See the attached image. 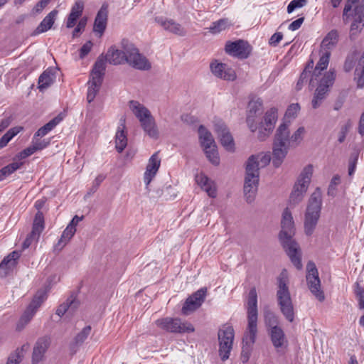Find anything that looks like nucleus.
I'll use <instances>...</instances> for the list:
<instances>
[{"label":"nucleus","instance_id":"338daca9","mask_svg":"<svg viewBox=\"0 0 364 364\" xmlns=\"http://www.w3.org/2000/svg\"><path fill=\"white\" fill-rule=\"evenodd\" d=\"M92 47V43L89 41L86 42L80 50V58H85L91 50Z\"/></svg>","mask_w":364,"mask_h":364},{"label":"nucleus","instance_id":"9b49d317","mask_svg":"<svg viewBox=\"0 0 364 364\" xmlns=\"http://www.w3.org/2000/svg\"><path fill=\"white\" fill-rule=\"evenodd\" d=\"M156 325L160 328L170 333H192L195 331L193 326L187 321H182L178 318L166 317L157 319Z\"/></svg>","mask_w":364,"mask_h":364},{"label":"nucleus","instance_id":"79ce46f5","mask_svg":"<svg viewBox=\"0 0 364 364\" xmlns=\"http://www.w3.org/2000/svg\"><path fill=\"white\" fill-rule=\"evenodd\" d=\"M88 84L89 87L87 93V100L90 103L95 100L96 95L99 92L102 81L91 79Z\"/></svg>","mask_w":364,"mask_h":364},{"label":"nucleus","instance_id":"aec40b11","mask_svg":"<svg viewBox=\"0 0 364 364\" xmlns=\"http://www.w3.org/2000/svg\"><path fill=\"white\" fill-rule=\"evenodd\" d=\"M210 67L212 73L217 77L225 80H234L236 78L235 70L225 63L215 60L211 63Z\"/></svg>","mask_w":364,"mask_h":364},{"label":"nucleus","instance_id":"13d9d810","mask_svg":"<svg viewBox=\"0 0 364 364\" xmlns=\"http://www.w3.org/2000/svg\"><path fill=\"white\" fill-rule=\"evenodd\" d=\"M23 355H21L20 350H16L14 353L10 355L6 364H18L21 361Z\"/></svg>","mask_w":364,"mask_h":364},{"label":"nucleus","instance_id":"a18cd8bd","mask_svg":"<svg viewBox=\"0 0 364 364\" xmlns=\"http://www.w3.org/2000/svg\"><path fill=\"white\" fill-rule=\"evenodd\" d=\"M21 128L14 127L10 129L1 139H0V149L7 145V144L20 132Z\"/></svg>","mask_w":364,"mask_h":364},{"label":"nucleus","instance_id":"2f4dec72","mask_svg":"<svg viewBox=\"0 0 364 364\" xmlns=\"http://www.w3.org/2000/svg\"><path fill=\"white\" fill-rule=\"evenodd\" d=\"M124 129L125 118L122 117L119 120V127L115 136V147L119 153L122 152L127 144V138Z\"/></svg>","mask_w":364,"mask_h":364},{"label":"nucleus","instance_id":"e433bc0d","mask_svg":"<svg viewBox=\"0 0 364 364\" xmlns=\"http://www.w3.org/2000/svg\"><path fill=\"white\" fill-rule=\"evenodd\" d=\"M55 80V71L48 68L38 78V89L43 91L50 87Z\"/></svg>","mask_w":364,"mask_h":364},{"label":"nucleus","instance_id":"0e129e2a","mask_svg":"<svg viewBox=\"0 0 364 364\" xmlns=\"http://www.w3.org/2000/svg\"><path fill=\"white\" fill-rule=\"evenodd\" d=\"M283 38V34L281 32H277L274 33L269 40V43L270 46L276 47L278 46L279 42Z\"/></svg>","mask_w":364,"mask_h":364},{"label":"nucleus","instance_id":"5fc2aeb1","mask_svg":"<svg viewBox=\"0 0 364 364\" xmlns=\"http://www.w3.org/2000/svg\"><path fill=\"white\" fill-rule=\"evenodd\" d=\"M84 10V1L82 0H77L71 8V14L81 16Z\"/></svg>","mask_w":364,"mask_h":364},{"label":"nucleus","instance_id":"c9c22d12","mask_svg":"<svg viewBox=\"0 0 364 364\" xmlns=\"http://www.w3.org/2000/svg\"><path fill=\"white\" fill-rule=\"evenodd\" d=\"M107 60L103 54H101L95 61L92 70L91 76L92 80H100L102 82V78L106 69Z\"/></svg>","mask_w":364,"mask_h":364},{"label":"nucleus","instance_id":"dca6fc26","mask_svg":"<svg viewBox=\"0 0 364 364\" xmlns=\"http://www.w3.org/2000/svg\"><path fill=\"white\" fill-rule=\"evenodd\" d=\"M207 294L206 288H200L197 291L190 296L185 301L183 308L182 314L188 315L191 312L198 309L203 303Z\"/></svg>","mask_w":364,"mask_h":364},{"label":"nucleus","instance_id":"a878e982","mask_svg":"<svg viewBox=\"0 0 364 364\" xmlns=\"http://www.w3.org/2000/svg\"><path fill=\"white\" fill-rule=\"evenodd\" d=\"M104 57L109 64L114 65L127 63V59L126 50L124 48L123 50H119L115 46H111Z\"/></svg>","mask_w":364,"mask_h":364},{"label":"nucleus","instance_id":"f03ea898","mask_svg":"<svg viewBox=\"0 0 364 364\" xmlns=\"http://www.w3.org/2000/svg\"><path fill=\"white\" fill-rule=\"evenodd\" d=\"M263 101L261 98H253L248 104V111L246 122L252 132L258 130L257 138L260 141H264L273 131L277 120V109L272 107L266 112L263 119L259 124L256 122L257 114L262 109Z\"/></svg>","mask_w":364,"mask_h":364},{"label":"nucleus","instance_id":"a211bd4d","mask_svg":"<svg viewBox=\"0 0 364 364\" xmlns=\"http://www.w3.org/2000/svg\"><path fill=\"white\" fill-rule=\"evenodd\" d=\"M215 131L222 146L227 151H233L235 149L234 140L226 125L223 122H218L215 124Z\"/></svg>","mask_w":364,"mask_h":364},{"label":"nucleus","instance_id":"0eeeda50","mask_svg":"<svg viewBox=\"0 0 364 364\" xmlns=\"http://www.w3.org/2000/svg\"><path fill=\"white\" fill-rule=\"evenodd\" d=\"M247 327L244 334V341L247 346L255 342L257 333V294L256 289L252 288L247 298Z\"/></svg>","mask_w":364,"mask_h":364},{"label":"nucleus","instance_id":"de8ad7c7","mask_svg":"<svg viewBox=\"0 0 364 364\" xmlns=\"http://www.w3.org/2000/svg\"><path fill=\"white\" fill-rule=\"evenodd\" d=\"M354 294L358 302V307L360 309H364V288L360 286L358 282L354 284Z\"/></svg>","mask_w":364,"mask_h":364},{"label":"nucleus","instance_id":"7c9ffc66","mask_svg":"<svg viewBox=\"0 0 364 364\" xmlns=\"http://www.w3.org/2000/svg\"><path fill=\"white\" fill-rule=\"evenodd\" d=\"M336 79V73L330 69L326 72L320 79V100L329 92Z\"/></svg>","mask_w":364,"mask_h":364},{"label":"nucleus","instance_id":"b1692460","mask_svg":"<svg viewBox=\"0 0 364 364\" xmlns=\"http://www.w3.org/2000/svg\"><path fill=\"white\" fill-rule=\"evenodd\" d=\"M50 343V339L48 337H42L38 339L33 347L32 354V363L33 364H37L41 362L44 354L48 350Z\"/></svg>","mask_w":364,"mask_h":364},{"label":"nucleus","instance_id":"20e7f679","mask_svg":"<svg viewBox=\"0 0 364 364\" xmlns=\"http://www.w3.org/2000/svg\"><path fill=\"white\" fill-rule=\"evenodd\" d=\"M271 161L269 152H261L250 156L246 163L244 193L246 201L251 203L257 191L260 168L267 166Z\"/></svg>","mask_w":364,"mask_h":364},{"label":"nucleus","instance_id":"6e6d98bb","mask_svg":"<svg viewBox=\"0 0 364 364\" xmlns=\"http://www.w3.org/2000/svg\"><path fill=\"white\" fill-rule=\"evenodd\" d=\"M87 19L86 17L82 18L79 21L76 27L75 28V29L73 31V38L78 36V35L85 30V28L87 24Z\"/></svg>","mask_w":364,"mask_h":364},{"label":"nucleus","instance_id":"a19ab883","mask_svg":"<svg viewBox=\"0 0 364 364\" xmlns=\"http://www.w3.org/2000/svg\"><path fill=\"white\" fill-rule=\"evenodd\" d=\"M355 80L357 81L358 87H364V51L360 57L355 70Z\"/></svg>","mask_w":364,"mask_h":364},{"label":"nucleus","instance_id":"49530a36","mask_svg":"<svg viewBox=\"0 0 364 364\" xmlns=\"http://www.w3.org/2000/svg\"><path fill=\"white\" fill-rule=\"evenodd\" d=\"M228 26L229 24L228 19H220L212 23V25L209 28V31L213 34L219 33L222 31L225 30L228 27Z\"/></svg>","mask_w":364,"mask_h":364},{"label":"nucleus","instance_id":"58836bf2","mask_svg":"<svg viewBox=\"0 0 364 364\" xmlns=\"http://www.w3.org/2000/svg\"><path fill=\"white\" fill-rule=\"evenodd\" d=\"M91 332V326H87L77 334L75 337L73 342L70 344V349L73 352H76L79 346L82 345L84 341L87 338Z\"/></svg>","mask_w":364,"mask_h":364},{"label":"nucleus","instance_id":"603ef678","mask_svg":"<svg viewBox=\"0 0 364 364\" xmlns=\"http://www.w3.org/2000/svg\"><path fill=\"white\" fill-rule=\"evenodd\" d=\"M68 304V311L70 313H73L80 306V301L77 299L76 295L72 294L65 301Z\"/></svg>","mask_w":364,"mask_h":364},{"label":"nucleus","instance_id":"7ed1b4c3","mask_svg":"<svg viewBox=\"0 0 364 364\" xmlns=\"http://www.w3.org/2000/svg\"><path fill=\"white\" fill-rule=\"evenodd\" d=\"M281 228L279 235L281 243L292 264L299 270L302 267L301 251L299 245L293 239L295 234L294 222L288 208L282 213Z\"/></svg>","mask_w":364,"mask_h":364},{"label":"nucleus","instance_id":"39448f33","mask_svg":"<svg viewBox=\"0 0 364 364\" xmlns=\"http://www.w3.org/2000/svg\"><path fill=\"white\" fill-rule=\"evenodd\" d=\"M287 284V274L285 270H283L278 278L277 299L282 314L288 321L291 323L294 320L295 314Z\"/></svg>","mask_w":364,"mask_h":364},{"label":"nucleus","instance_id":"393cba45","mask_svg":"<svg viewBox=\"0 0 364 364\" xmlns=\"http://www.w3.org/2000/svg\"><path fill=\"white\" fill-rule=\"evenodd\" d=\"M272 343L277 352L282 351L287 346V340L284 331L281 327H274L269 329Z\"/></svg>","mask_w":364,"mask_h":364},{"label":"nucleus","instance_id":"c85d7f7f","mask_svg":"<svg viewBox=\"0 0 364 364\" xmlns=\"http://www.w3.org/2000/svg\"><path fill=\"white\" fill-rule=\"evenodd\" d=\"M156 21L161 25L165 30L171 32L176 35L183 36L186 35V30L181 24L171 19H166L162 16L156 17Z\"/></svg>","mask_w":364,"mask_h":364},{"label":"nucleus","instance_id":"f3484780","mask_svg":"<svg viewBox=\"0 0 364 364\" xmlns=\"http://www.w3.org/2000/svg\"><path fill=\"white\" fill-rule=\"evenodd\" d=\"M44 229V217L43 213L38 211L35 215L31 232L23 243V248H28L33 242L37 241Z\"/></svg>","mask_w":364,"mask_h":364},{"label":"nucleus","instance_id":"9d476101","mask_svg":"<svg viewBox=\"0 0 364 364\" xmlns=\"http://www.w3.org/2000/svg\"><path fill=\"white\" fill-rule=\"evenodd\" d=\"M312 173L313 167L311 165L306 166L303 169L290 195L289 201L291 203L294 205L301 201L310 184Z\"/></svg>","mask_w":364,"mask_h":364},{"label":"nucleus","instance_id":"f257e3e1","mask_svg":"<svg viewBox=\"0 0 364 364\" xmlns=\"http://www.w3.org/2000/svg\"><path fill=\"white\" fill-rule=\"evenodd\" d=\"M304 134L305 129L303 127H299L290 136L289 124L283 122L279 126L272 146V164L275 168L282 164L290 148H295L301 144Z\"/></svg>","mask_w":364,"mask_h":364},{"label":"nucleus","instance_id":"37998d69","mask_svg":"<svg viewBox=\"0 0 364 364\" xmlns=\"http://www.w3.org/2000/svg\"><path fill=\"white\" fill-rule=\"evenodd\" d=\"M204 151L206 157L213 165H218L220 164V157L217 150L216 144L211 145L204 148Z\"/></svg>","mask_w":364,"mask_h":364},{"label":"nucleus","instance_id":"052dcab7","mask_svg":"<svg viewBox=\"0 0 364 364\" xmlns=\"http://www.w3.org/2000/svg\"><path fill=\"white\" fill-rule=\"evenodd\" d=\"M51 0H41L32 9L33 14H40Z\"/></svg>","mask_w":364,"mask_h":364},{"label":"nucleus","instance_id":"c03bdc74","mask_svg":"<svg viewBox=\"0 0 364 364\" xmlns=\"http://www.w3.org/2000/svg\"><path fill=\"white\" fill-rule=\"evenodd\" d=\"M264 317L266 326L269 327L270 329H272L274 327H279L278 326V318L274 312L269 309L265 310L264 312Z\"/></svg>","mask_w":364,"mask_h":364},{"label":"nucleus","instance_id":"4468645a","mask_svg":"<svg viewBox=\"0 0 364 364\" xmlns=\"http://www.w3.org/2000/svg\"><path fill=\"white\" fill-rule=\"evenodd\" d=\"M318 194L314 192L309 200L305 215V232L307 235H311L318 219Z\"/></svg>","mask_w":364,"mask_h":364},{"label":"nucleus","instance_id":"e2e57ef3","mask_svg":"<svg viewBox=\"0 0 364 364\" xmlns=\"http://www.w3.org/2000/svg\"><path fill=\"white\" fill-rule=\"evenodd\" d=\"M80 17V16L77 15L70 13L65 21L66 27L68 28H73L76 25Z\"/></svg>","mask_w":364,"mask_h":364},{"label":"nucleus","instance_id":"2eb2a0df","mask_svg":"<svg viewBox=\"0 0 364 364\" xmlns=\"http://www.w3.org/2000/svg\"><path fill=\"white\" fill-rule=\"evenodd\" d=\"M225 52L233 57L240 59H246L251 53V46L244 40H237L235 41H228L226 43Z\"/></svg>","mask_w":364,"mask_h":364},{"label":"nucleus","instance_id":"f8f14e48","mask_svg":"<svg viewBox=\"0 0 364 364\" xmlns=\"http://www.w3.org/2000/svg\"><path fill=\"white\" fill-rule=\"evenodd\" d=\"M122 46L127 52V63L131 66L141 70H148L151 68L149 60L133 44L123 42Z\"/></svg>","mask_w":364,"mask_h":364},{"label":"nucleus","instance_id":"774afa93","mask_svg":"<svg viewBox=\"0 0 364 364\" xmlns=\"http://www.w3.org/2000/svg\"><path fill=\"white\" fill-rule=\"evenodd\" d=\"M350 127V122H348L346 124H345L344 126H343L341 127V131L338 134V140L340 143H342L344 141L346 134H347Z\"/></svg>","mask_w":364,"mask_h":364},{"label":"nucleus","instance_id":"5701e85b","mask_svg":"<svg viewBox=\"0 0 364 364\" xmlns=\"http://www.w3.org/2000/svg\"><path fill=\"white\" fill-rule=\"evenodd\" d=\"M161 165V159L158 152L154 153L149 159L146 171L144 174V181L146 186L149 185L152 179L157 173Z\"/></svg>","mask_w":364,"mask_h":364},{"label":"nucleus","instance_id":"f704fd0d","mask_svg":"<svg viewBox=\"0 0 364 364\" xmlns=\"http://www.w3.org/2000/svg\"><path fill=\"white\" fill-rule=\"evenodd\" d=\"M141 127L144 132L152 139H158L159 132L156 126L155 119L152 115L140 122Z\"/></svg>","mask_w":364,"mask_h":364},{"label":"nucleus","instance_id":"423d86ee","mask_svg":"<svg viewBox=\"0 0 364 364\" xmlns=\"http://www.w3.org/2000/svg\"><path fill=\"white\" fill-rule=\"evenodd\" d=\"M307 82L309 90H314L312 107L316 108L318 100V61L315 63L313 55H311L304 71L301 74L296 85V89L297 90H301L304 84Z\"/></svg>","mask_w":364,"mask_h":364},{"label":"nucleus","instance_id":"8fccbe9b","mask_svg":"<svg viewBox=\"0 0 364 364\" xmlns=\"http://www.w3.org/2000/svg\"><path fill=\"white\" fill-rule=\"evenodd\" d=\"M307 4L306 0H292L287 6V11L288 14H291L296 9H301Z\"/></svg>","mask_w":364,"mask_h":364},{"label":"nucleus","instance_id":"473e14b6","mask_svg":"<svg viewBox=\"0 0 364 364\" xmlns=\"http://www.w3.org/2000/svg\"><path fill=\"white\" fill-rule=\"evenodd\" d=\"M58 15L57 10L51 11L40 23L36 30L33 31V35L36 36L42 33L48 31L51 28L54 24L55 18Z\"/></svg>","mask_w":364,"mask_h":364},{"label":"nucleus","instance_id":"09e8293b","mask_svg":"<svg viewBox=\"0 0 364 364\" xmlns=\"http://www.w3.org/2000/svg\"><path fill=\"white\" fill-rule=\"evenodd\" d=\"M300 110V106L298 103H294L289 106L285 113V118L289 120L294 119ZM290 121L287 124H289Z\"/></svg>","mask_w":364,"mask_h":364},{"label":"nucleus","instance_id":"bb28decb","mask_svg":"<svg viewBox=\"0 0 364 364\" xmlns=\"http://www.w3.org/2000/svg\"><path fill=\"white\" fill-rule=\"evenodd\" d=\"M21 253L18 251H13L9 255L5 257L0 263V276L6 277L9 272L16 264L18 259L20 257Z\"/></svg>","mask_w":364,"mask_h":364},{"label":"nucleus","instance_id":"cd10ccee","mask_svg":"<svg viewBox=\"0 0 364 364\" xmlns=\"http://www.w3.org/2000/svg\"><path fill=\"white\" fill-rule=\"evenodd\" d=\"M196 182L211 198H215L217 195L216 187L214 182L210 180L203 173H197L195 176Z\"/></svg>","mask_w":364,"mask_h":364},{"label":"nucleus","instance_id":"6ab92c4d","mask_svg":"<svg viewBox=\"0 0 364 364\" xmlns=\"http://www.w3.org/2000/svg\"><path fill=\"white\" fill-rule=\"evenodd\" d=\"M46 291L43 289L38 291L33 300L21 316L22 321L25 320V322L29 323L38 307L46 300Z\"/></svg>","mask_w":364,"mask_h":364},{"label":"nucleus","instance_id":"4c0bfd02","mask_svg":"<svg viewBox=\"0 0 364 364\" xmlns=\"http://www.w3.org/2000/svg\"><path fill=\"white\" fill-rule=\"evenodd\" d=\"M63 119L60 115H58L54 117L50 122L46 123L44 126L41 127L34 134V138L43 137L46 136L48 132L53 130Z\"/></svg>","mask_w":364,"mask_h":364},{"label":"nucleus","instance_id":"1a4fd4ad","mask_svg":"<svg viewBox=\"0 0 364 364\" xmlns=\"http://www.w3.org/2000/svg\"><path fill=\"white\" fill-rule=\"evenodd\" d=\"M234 338L235 331L232 326L225 324L218 330V353L223 361H225L230 358L233 346Z\"/></svg>","mask_w":364,"mask_h":364},{"label":"nucleus","instance_id":"4d7b16f0","mask_svg":"<svg viewBox=\"0 0 364 364\" xmlns=\"http://www.w3.org/2000/svg\"><path fill=\"white\" fill-rule=\"evenodd\" d=\"M35 139L36 138L33 137L32 144H33L34 149H36V151L42 150V149L46 148L50 144L49 139L40 140V139Z\"/></svg>","mask_w":364,"mask_h":364},{"label":"nucleus","instance_id":"864d4df0","mask_svg":"<svg viewBox=\"0 0 364 364\" xmlns=\"http://www.w3.org/2000/svg\"><path fill=\"white\" fill-rule=\"evenodd\" d=\"M23 165L22 162L14 161L9 165L4 166L1 168V171H4L5 176L7 177L12 174L14 171L21 168Z\"/></svg>","mask_w":364,"mask_h":364},{"label":"nucleus","instance_id":"3c124183","mask_svg":"<svg viewBox=\"0 0 364 364\" xmlns=\"http://www.w3.org/2000/svg\"><path fill=\"white\" fill-rule=\"evenodd\" d=\"M341 183V178L338 175L334 176L329 184L328 194L331 196H336L338 186Z\"/></svg>","mask_w":364,"mask_h":364},{"label":"nucleus","instance_id":"c756f323","mask_svg":"<svg viewBox=\"0 0 364 364\" xmlns=\"http://www.w3.org/2000/svg\"><path fill=\"white\" fill-rule=\"evenodd\" d=\"M107 13V6L103 5L97 12V14L95 17L93 31L94 32L97 33L100 36L103 34L106 28Z\"/></svg>","mask_w":364,"mask_h":364},{"label":"nucleus","instance_id":"72a5a7b5","mask_svg":"<svg viewBox=\"0 0 364 364\" xmlns=\"http://www.w3.org/2000/svg\"><path fill=\"white\" fill-rule=\"evenodd\" d=\"M129 108L139 122L152 115L151 112L138 101L132 100L129 102Z\"/></svg>","mask_w":364,"mask_h":364},{"label":"nucleus","instance_id":"69168bd1","mask_svg":"<svg viewBox=\"0 0 364 364\" xmlns=\"http://www.w3.org/2000/svg\"><path fill=\"white\" fill-rule=\"evenodd\" d=\"M255 343H252L251 345L247 346L244 341V338H242V357L244 359V361H247L249 359L250 353L252 349V346Z\"/></svg>","mask_w":364,"mask_h":364},{"label":"nucleus","instance_id":"ddd939ff","mask_svg":"<svg viewBox=\"0 0 364 364\" xmlns=\"http://www.w3.org/2000/svg\"><path fill=\"white\" fill-rule=\"evenodd\" d=\"M338 41V33L336 30H332L327 33L320 43V71L326 70L329 63L331 50L335 48Z\"/></svg>","mask_w":364,"mask_h":364},{"label":"nucleus","instance_id":"412c9836","mask_svg":"<svg viewBox=\"0 0 364 364\" xmlns=\"http://www.w3.org/2000/svg\"><path fill=\"white\" fill-rule=\"evenodd\" d=\"M83 218V216H74L63 232V234L55 246L57 249L61 250L70 240L76 232L77 225L82 220Z\"/></svg>","mask_w":364,"mask_h":364},{"label":"nucleus","instance_id":"680f3d73","mask_svg":"<svg viewBox=\"0 0 364 364\" xmlns=\"http://www.w3.org/2000/svg\"><path fill=\"white\" fill-rule=\"evenodd\" d=\"M80 17V16L77 15L70 13L65 21L66 27L68 28H73L76 25Z\"/></svg>","mask_w":364,"mask_h":364},{"label":"nucleus","instance_id":"6e6552de","mask_svg":"<svg viewBox=\"0 0 364 364\" xmlns=\"http://www.w3.org/2000/svg\"><path fill=\"white\" fill-rule=\"evenodd\" d=\"M359 0H347L343 12V20L348 23L351 18L353 21L350 26V31H360L364 26V3L355 6L353 12L351 13L353 5L358 3Z\"/></svg>","mask_w":364,"mask_h":364},{"label":"nucleus","instance_id":"bf43d9fd","mask_svg":"<svg viewBox=\"0 0 364 364\" xmlns=\"http://www.w3.org/2000/svg\"><path fill=\"white\" fill-rule=\"evenodd\" d=\"M36 152V149H34L33 144L27 147L26 149H23L21 152L18 153V154L16 156V157L19 159H24L29 156L32 155Z\"/></svg>","mask_w":364,"mask_h":364},{"label":"nucleus","instance_id":"4be33fe9","mask_svg":"<svg viewBox=\"0 0 364 364\" xmlns=\"http://www.w3.org/2000/svg\"><path fill=\"white\" fill-rule=\"evenodd\" d=\"M306 272V279L308 287L316 298H318V272L316 264L311 262H308Z\"/></svg>","mask_w":364,"mask_h":364},{"label":"nucleus","instance_id":"ea45409f","mask_svg":"<svg viewBox=\"0 0 364 364\" xmlns=\"http://www.w3.org/2000/svg\"><path fill=\"white\" fill-rule=\"evenodd\" d=\"M198 134L202 146L206 148L215 144L211 133L203 125L198 128Z\"/></svg>","mask_w":364,"mask_h":364}]
</instances>
